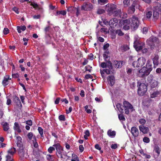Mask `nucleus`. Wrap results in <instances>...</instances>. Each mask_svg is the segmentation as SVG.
<instances>
[{"label": "nucleus", "instance_id": "393cba45", "mask_svg": "<svg viewBox=\"0 0 161 161\" xmlns=\"http://www.w3.org/2000/svg\"><path fill=\"white\" fill-rule=\"evenodd\" d=\"M14 130L17 131L19 133L21 132V130L20 129L19 125L17 122L14 123Z\"/></svg>", "mask_w": 161, "mask_h": 161}, {"label": "nucleus", "instance_id": "4d7b16f0", "mask_svg": "<svg viewBox=\"0 0 161 161\" xmlns=\"http://www.w3.org/2000/svg\"><path fill=\"white\" fill-rule=\"evenodd\" d=\"M30 5L33 6V7L35 9L38 7V5L36 3H35L31 2L30 4Z\"/></svg>", "mask_w": 161, "mask_h": 161}, {"label": "nucleus", "instance_id": "3c124183", "mask_svg": "<svg viewBox=\"0 0 161 161\" xmlns=\"http://www.w3.org/2000/svg\"><path fill=\"white\" fill-rule=\"evenodd\" d=\"M129 49V47L126 45H124L122 47V50L124 51H126Z\"/></svg>", "mask_w": 161, "mask_h": 161}, {"label": "nucleus", "instance_id": "c03bdc74", "mask_svg": "<svg viewBox=\"0 0 161 161\" xmlns=\"http://www.w3.org/2000/svg\"><path fill=\"white\" fill-rule=\"evenodd\" d=\"M118 117L119 119L121 121H124L125 120V116L123 114H119Z\"/></svg>", "mask_w": 161, "mask_h": 161}, {"label": "nucleus", "instance_id": "2f4dec72", "mask_svg": "<svg viewBox=\"0 0 161 161\" xmlns=\"http://www.w3.org/2000/svg\"><path fill=\"white\" fill-rule=\"evenodd\" d=\"M116 107L118 110L121 113L123 112L124 109L123 108V106L122 104L118 103L116 105Z\"/></svg>", "mask_w": 161, "mask_h": 161}, {"label": "nucleus", "instance_id": "ddd939ff", "mask_svg": "<svg viewBox=\"0 0 161 161\" xmlns=\"http://www.w3.org/2000/svg\"><path fill=\"white\" fill-rule=\"evenodd\" d=\"M131 132L134 137H137L139 135V131L138 129L135 126L131 127Z\"/></svg>", "mask_w": 161, "mask_h": 161}, {"label": "nucleus", "instance_id": "bf43d9fd", "mask_svg": "<svg viewBox=\"0 0 161 161\" xmlns=\"http://www.w3.org/2000/svg\"><path fill=\"white\" fill-rule=\"evenodd\" d=\"M143 141L146 143H148L150 142V139L149 138L147 137H145L143 139Z\"/></svg>", "mask_w": 161, "mask_h": 161}, {"label": "nucleus", "instance_id": "6e6d98bb", "mask_svg": "<svg viewBox=\"0 0 161 161\" xmlns=\"http://www.w3.org/2000/svg\"><path fill=\"white\" fill-rule=\"evenodd\" d=\"M35 141H33L34 147L35 148H37L38 147V145L37 142H36V138L35 137Z\"/></svg>", "mask_w": 161, "mask_h": 161}, {"label": "nucleus", "instance_id": "49530a36", "mask_svg": "<svg viewBox=\"0 0 161 161\" xmlns=\"http://www.w3.org/2000/svg\"><path fill=\"white\" fill-rule=\"evenodd\" d=\"M130 23V20L128 19H125L123 21V25H129Z\"/></svg>", "mask_w": 161, "mask_h": 161}, {"label": "nucleus", "instance_id": "f257e3e1", "mask_svg": "<svg viewBox=\"0 0 161 161\" xmlns=\"http://www.w3.org/2000/svg\"><path fill=\"white\" fill-rule=\"evenodd\" d=\"M153 67L152 61L149 59L147 61L146 66H144L139 70L138 75L140 77L145 78L149 75L152 70Z\"/></svg>", "mask_w": 161, "mask_h": 161}, {"label": "nucleus", "instance_id": "c9c22d12", "mask_svg": "<svg viewBox=\"0 0 161 161\" xmlns=\"http://www.w3.org/2000/svg\"><path fill=\"white\" fill-rule=\"evenodd\" d=\"M61 14L63 15H65L66 14V12L65 10H61L60 11H57L56 12V15Z\"/></svg>", "mask_w": 161, "mask_h": 161}, {"label": "nucleus", "instance_id": "09e8293b", "mask_svg": "<svg viewBox=\"0 0 161 161\" xmlns=\"http://www.w3.org/2000/svg\"><path fill=\"white\" fill-rule=\"evenodd\" d=\"M88 105H86L84 107V108L85 109V110L87 113L88 114H90L92 113V110L90 109H88Z\"/></svg>", "mask_w": 161, "mask_h": 161}, {"label": "nucleus", "instance_id": "603ef678", "mask_svg": "<svg viewBox=\"0 0 161 161\" xmlns=\"http://www.w3.org/2000/svg\"><path fill=\"white\" fill-rule=\"evenodd\" d=\"M105 12V11L103 9H98L97 11V13L98 14H102Z\"/></svg>", "mask_w": 161, "mask_h": 161}, {"label": "nucleus", "instance_id": "7ed1b4c3", "mask_svg": "<svg viewBox=\"0 0 161 161\" xmlns=\"http://www.w3.org/2000/svg\"><path fill=\"white\" fill-rule=\"evenodd\" d=\"M105 9L108 13V14L109 16H111L114 14V12L117 8L116 5L111 3H108L106 6Z\"/></svg>", "mask_w": 161, "mask_h": 161}, {"label": "nucleus", "instance_id": "bb28decb", "mask_svg": "<svg viewBox=\"0 0 161 161\" xmlns=\"http://www.w3.org/2000/svg\"><path fill=\"white\" fill-rule=\"evenodd\" d=\"M108 135L111 137H114L116 135V132L115 131H112L111 130H109L107 132Z\"/></svg>", "mask_w": 161, "mask_h": 161}, {"label": "nucleus", "instance_id": "412c9836", "mask_svg": "<svg viewBox=\"0 0 161 161\" xmlns=\"http://www.w3.org/2000/svg\"><path fill=\"white\" fill-rule=\"evenodd\" d=\"M22 139L20 136H18L16 137V142L17 145L18 147L23 146L22 142Z\"/></svg>", "mask_w": 161, "mask_h": 161}, {"label": "nucleus", "instance_id": "8fccbe9b", "mask_svg": "<svg viewBox=\"0 0 161 161\" xmlns=\"http://www.w3.org/2000/svg\"><path fill=\"white\" fill-rule=\"evenodd\" d=\"M52 156H53V155L51 154H47L46 156L47 160L48 161H53L52 158Z\"/></svg>", "mask_w": 161, "mask_h": 161}, {"label": "nucleus", "instance_id": "2eb2a0df", "mask_svg": "<svg viewBox=\"0 0 161 161\" xmlns=\"http://www.w3.org/2000/svg\"><path fill=\"white\" fill-rule=\"evenodd\" d=\"M118 23V19L116 18H113L109 20V25L110 27H114L116 26Z\"/></svg>", "mask_w": 161, "mask_h": 161}, {"label": "nucleus", "instance_id": "e433bc0d", "mask_svg": "<svg viewBox=\"0 0 161 161\" xmlns=\"http://www.w3.org/2000/svg\"><path fill=\"white\" fill-rule=\"evenodd\" d=\"M6 161H13V156L7 154L6 156Z\"/></svg>", "mask_w": 161, "mask_h": 161}, {"label": "nucleus", "instance_id": "052dcab7", "mask_svg": "<svg viewBox=\"0 0 161 161\" xmlns=\"http://www.w3.org/2000/svg\"><path fill=\"white\" fill-rule=\"evenodd\" d=\"M123 29L125 30H128L130 28L129 25H123Z\"/></svg>", "mask_w": 161, "mask_h": 161}, {"label": "nucleus", "instance_id": "4c0bfd02", "mask_svg": "<svg viewBox=\"0 0 161 161\" xmlns=\"http://www.w3.org/2000/svg\"><path fill=\"white\" fill-rule=\"evenodd\" d=\"M38 130L40 135L42 137H44V136L43 135V129L41 127H39L38 128Z\"/></svg>", "mask_w": 161, "mask_h": 161}, {"label": "nucleus", "instance_id": "69168bd1", "mask_svg": "<svg viewBox=\"0 0 161 161\" xmlns=\"http://www.w3.org/2000/svg\"><path fill=\"white\" fill-rule=\"evenodd\" d=\"M85 78L86 79H92L93 76L90 74H87L85 75Z\"/></svg>", "mask_w": 161, "mask_h": 161}, {"label": "nucleus", "instance_id": "473e14b6", "mask_svg": "<svg viewBox=\"0 0 161 161\" xmlns=\"http://www.w3.org/2000/svg\"><path fill=\"white\" fill-rule=\"evenodd\" d=\"M152 13L151 11H147L146 14V18L148 19H149L151 18L152 17Z\"/></svg>", "mask_w": 161, "mask_h": 161}, {"label": "nucleus", "instance_id": "f03ea898", "mask_svg": "<svg viewBox=\"0 0 161 161\" xmlns=\"http://www.w3.org/2000/svg\"><path fill=\"white\" fill-rule=\"evenodd\" d=\"M137 86H138L137 90L138 95L140 96L144 95L147 90V87L146 85L144 83H141L138 81Z\"/></svg>", "mask_w": 161, "mask_h": 161}, {"label": "nucleus", "instance_id": "423d86ee", "mask_svg": "<svg viewBox=\"0 0 161 161\" xmlns=\"http://www.w3.org/2000/svg\"><path fill=\"white\" fill-rule=\"evenodd\" d=\"M155 3H156L157 6H156V10L153 11V18L154 20L157 19L159 17V13L157 11H161V4L159 3L155 2Z\"/></svg>", "mask_w": 161, "mask_h": 161}, {"label": "nucleus", "instance_id": "58836bf2", "mask_svg": "<svg viewBox=\"0 0 161 161\" xmlns=\"http://www.w3.org/2000/svg\"><path fill=\"white\" fill-rule=\"evenodd\" d=\"M153 79V76L152 75H150L147 78V81L149 83L152 82Z\"/></svg>", "mask_w": 161, "mask_h": 161}, {"label": "nucleus", "instance_id": "5fc2aeb1", "mask_svg": "<svg viewBox=\"0 0 161 161\" xmlns=\"http://www.w3.org/2000/svg\"><path fill=\"white\" fill-rule=\"evenodd\" d=\"M150 40L151 41L153 42H156L158 40V39L154 36H152L150 38Z\"/></svg>", "mask_w": 161, "mask_h": 161}, {"label": "nucleus", "instance_id": "5701e85b", "mask_svg": "<svg viewBox=\"0 0 161 161\" xmlns=\"http://www.w3.org/2000/svg\"><path fill=\"white\" fill-rule=\"evenodd\" d=\"M3 129L5 131H7L9 129V124L7 122H3L2 123Z\"/></svg>", "mask_w": 161, "mask_h": 161}, {"label": "nucleus", "instance_id": "c756f323", "mask_svg": "<svg viewBox=\"0 0 161 161\" xmlns=\"http://www.w3.org/2000/svg\"><path fill=\"white\" fill-rule=\"evenodd\" d=\"M121 9H118L115 10L114 12L113 15L114 16L120 17V14H121Z\"/></svg>", "mask_w": 161, "mask_h": 161}, {"label": "nucleus", "instance_id": "cd10ccee", "mask_svg": "<svg viewBox=\"0 0 161 161\" xmlns=\"http://www.w3.org/2000/svg\"><path fill=\"white\" fill-rule=\"evenodd\" d=\"M17 30L18 32L20 33L21 32V30L22 31H25L26 29V27L25 25L17 26Z\"/></svg>", "mask_w": 161, "mask_h": 161}, {"label": "nucleus", "instance_id": "a211bd4d", "mask_svg": "<svg viewBox=\"0 0 161 161\" xmlns=\"http://www.w3.org/2000/svg\"><path fill=\"white\" fill-rule=\"evenodd\" d=\"M108 80L109 82L110 85L113 86L115 83V79L113 76H109L108 77Z\"/></svg>", "mask_w": 161, "mask_h": 161}, {"label": "nucleus", "instance_id": "9b49d317", "mask_svg": "<svg viewBox=\"0 0 161 161\" xmlns=\"http://www.w3.org/2000/svg\"><path fill=\"white\" fill-rule=\"evenodd\" d=\"M14 102L17 107L20 109L22 107V105L19 97L16 96H15L14 98Z\"/></svg>", "mask_w": 161, "mask_h": 161}, {"label": "nucleus", "instance_id": "4468645a", "mask_svg": "<svg viewBox=\"0 0 161 161\" xmlns=\"http://www.w3.org/2000/svg\"><path fill=\"white\" fill-rule=\"evenodd\" d=\"M18 150V154L19 156L21 158H23L25 154V150L24 149V147L23 146L19 147Z\"/></svg>", "mask_w": 161, "mask_h": 161}, {"label": "nucleus", "instance_id": "9d476101", "mask_svg": "<svg viewBox=\"0 0 161 161\" xmlns=\"http://www.w3.org/2000/svg\"><path fill=\"white\" fill-rule=\"evenodd\" d=\"M93 8V5L91 3H84L81 6V9L85 11H90Z\"/></svg>", "mask_w": 161, "mask_h": 161}, {"label": "nucleus", "instance_id": "dca6fc26", "mask_svg": "<svg viewBox=\"0 0 161 161\" xmlns=\"http://www.w3.org/2000/svg\"><path fill=\"white\" fill-rule=\"evenodd\" d=\"M130 61H132V66L134 68L140 67L137 59V60H136V57H130Z\"/></svg>", "mask_w": 161, "mask_h": 161}, {"label": "nucleus", "instance_id": "79ce46f5", "mask_svg": "<svg viewBox=\"0 0 161 161\" xmlns=\"http://www.w3.org/2000/svg\"><path fill=\"white\" fill-rule=\"evenodd\" d=\"M154 151L155 153L159 155L160 153V150L159 147L158 146H156L154 147Z\"/></svg>", "mask_w": 161, "mask_h": 161}, {"label": "nucleus", "instance_id": "c85d7f7f", "mask_svg": "<svg viewBox=\"0 0 161 161\" xmlns=\"http://www.w3.org/2000/svg\"><path fill=\"white\" fill-rule=\"evenodd\" d=\"M33 154L36 158H39L40 157V154L39 151L33 150Z\"/></svg>", "mask_w": 161, "mask_h": 161}, {"label": "nucleus", "instance_id": "72a5a7b5", "mask_svg": "<svg viewBox=\"0 0 161 161\" xmlns=\"http://www.w3.org/2000/svg\"><path fill=\"white\" fill-rule=\"evenodd\" d=\"M115 33L119 36H122L124 35V33L120 29H118L115 31Z\"/></svg>", "mask_w": 161, "mask_h": 161}, {"label": "nucleus", "instance_id": "a19ab883", "mask_svg": "<svg viewBox=\"0 0 161 161\" xmlns=\"http://www.w3.org/2000/svg\"><path fill=\"white\" fill-rule=\"evenodd\" d=\"M98 3L101 5H104L108 2V0H98Z\"/></svg>", "mask_w": 161, "mask_h": 161}, {"label": "nucleus", "instance_id": "20e7f679", "mask_svg": "<svg viewBox=\"0 0 161 161\" xmlns=\"http://www.w3.org/2000/svg\"><path fill=\"white\" fill-rule=\"evenodd\" d=\"M139 25V21L137 17L133 16L132 18L130 27L133 31L136 30Z\"/></svg>", "mask_w": 161, "mask_h": 161}, {"label": "nucleus", "instance_id": "f3484780", "mask_svg": "<svg viewBox=\"0 0 161 161\" xmlns=\"http://www.w3.org/2000/svg\"><path fill=\"white\" fill-rule=\"evenodd\" d=\"M137 60L139 67L143 66L146 62V59L143 57H141L138 58Z\"/></svg>", "mask_w": 161, "mask_h": 161}, {"label": "nucleus", "instance_id": "b1692460", "mask_svg": "<svg viewBox=\"0 0 161 161\" xmlns=\"http://www.w3.org/2000/svg\"><path fill=\"white\" fill-rule=\"evenodd\" d=\"M135 5L134 3L132 4L129 8L128 10V12L129 14H132L134 13L135 11Z\"/></svg>", "mask_w": 161, "mask_h": 161}, {"label": "nucleus", "instance_id": "6ab92c4d", "mask_svg": "<svg viewBox=\"0 0 161 161\" xmlns=\"http://www.w3.org/2000/svg\"><path fill=\"white\" fill-rule=\"evenodd\" d=\"M9 76L6 75L4 77V79L2 81V84L3 86H6L9 84L8 80H10Z\"/></svg>", "mask_w": 161, "mask_h": 161}, {"label": "nucleus", "instance_id": "4be33fe9", "mask_svg": "<svg viewBox=\"0 0 161 161\" xmlns=\"http://www.w3.org/2000/svg\"><path fill=\"white\" fill-rule=\"evenodd\" d=\"M158 57L155 56L153 59V63L154 64V67L155 68L159 64Z\"/></svg>", "mask_w": 161, "mask_h": 161}, {"label": "nucleus", "instance_id": "de8ad7c7", "mask_svg": "<svg viewBox=\"0 0 161 161\" xmlns=\"http://www.w3.org/2000/svg\"><path fill=\"white\" fill-rule=\"evenodd\" d=\"M92 67L90 65H87L85 66V69L86 71H88L89 72H91L92 70L91 69Z\"/></svg>", "mask_w": 161, "mask_h": 161}, {"label": "nucleus", "instance_id": "338daca9", "mask_svg": "<svg viewBox=\"0 0 161 161\" xmlns=\"http://www.w3.org/2000/svg\"><path fill=\"white\" fill-rule=\"evenodd\" d=\"M25 123L26 124L29 126H31L32 125V121L31 120H28L26 121Z\"/></svg>", "mask_w": 161, "mask_h": 161}, {"label": "nucleus", "instance_id": "a878e982", "mask_svg": "<svg viewBox=\"0 0 161 161\" xmlns=\"http://www.w3.org/2000/svg\"><path fill=\"white\" fill-rule=\"evenodd\" d=\"M16 150L15 148L12 147L8 151V154H10V155L13 156L14 154L16 153Z\"/></svg>", "mask_w": 161, "mask_h": 161}, {"label": "nucleus", "instance_id": "ea45409f", "mask_svg": "<svg viewBox=\"0 0 161 161\" xmlns=\"http://www.w3.org/2000/svg\"><path fill=\"white\" fill-rule=\"evenodd\" d=\"M130 0H124L123 4L124 7H127L130 5Z\"/></svg>", "mask_w": 161, "mask_h": 161}, {"label": "nucleus", "instance_id": "13d9d810", "mask_svg": "<svg viewBox=\"0 0 161 161\" xmlns=\"http://www.w3.org/2000/svg\"><path fill=\"white\" fill-rule=\"evenodd\" d=\"M9 31L8 28H5L3 30V33L4 35H6L9 33Z\"/></svg>", "mask_w": 161, "mask_h": 161}, {"label": "nucleus", "instance_id": "864d4df0", "mask_svg": "<svg viewBox=\"0 0 161 161\" xmlns=\"http://www.w3.org/2000/svg\"><path fill=\"white\" fill-rule=\"evenodd\" d=\"M58 119L60 121H65V118L64 115H61L58 117Z\"/></svg>", "mask_w": 161, "mask_h": 161}, {"label": "nucleus", "instance_id": "39448f33", "mask_svg": "<svg viewBox=\"0 0 161 161\" xmlns=\"http://www.w3.org/2000/svg\"><path fill=\"white\" fill-rule=\"evenodd\" d=\"M53 146L55 147L56 152V154L58 157H60L61 158H63V152L64 151V148L60 144L58 143L56 144H54Z\"/></svg>", "mask_w": 161, "mask_h": 161}, {"label": "nucleus", "instance_id": "7c9ffc66", "mask_svg": "<svg viewBox=\"0 0 161 161\" xmlns=\"http://www.w3.org/2000/svg\"><path fill=\"white\" fill-rule=\"evenodd\" d=\"M150 83V86L151 88L156 87L158 85V82L155 80H154L153 82Z\"/></svg>", "mask_w": 161, "mask_h": 161}, {"label": "nucleus", "instance_id": "1a4fd4ad", "mask_svg": "<svg viewBox=\"0 0 161 161\" xmlns=\"http://www.w3.org/2000/svg\"><path fill=\"white\" fill-rule=\"evenodd\" d=\"M109 64L107 66V69L103 70V71L106 73L107 75L110 74L111 72L112 73L115 72L114 71L113 69V67L112 66V63L110 61L108 62Z\"/></svg>", "mask_w": 161, "mask_h": 161}, {"label": "nucleus", "instance_id": "774afa93", "mask_svg": "<svg viewBox=\"0 0 161 161\" xmlns=\"http://www.w3.org/2000/svg\"><path fill=\"white\" fill-rule=\"evenodd\" d=\"M79 149L80 150V152L82 153L84 150V148L82 145H80L79 147Z\"/></svg>", "mask_w": 161, "mask_h": 161}, {"label": "nucleus", "instance_id": "0e129e2a", "mask_svg": "<svg viewBox=\"0 0 161 161\" xmlns=\"http://www.w3.org/2000/svg\"><path fill=\"white\" fill-rule=\"evenodd\" d=\"M107 63L104 62H102L101 64V67L103 68H106L107 67Z\"/></svg>", "mask_w": 161, "mask_h": 161}, {"label": "nucleus", "instance_id": "f704fd0d", "mask_svg": "<svg viewBox=\"0 0 161 161\" xmlns=\"http://www.w3.org/2000/svg\"><path fill=\"white\" fill-rule=\"evenodd\" d=\"M159 92L158 91L154 92L153 93L151 94L150 97L152 98L155 97L159 94Z\"/></svg>", "mask_w": 161, "mask_h": 161}, {"label": "nucleus", "instance_id": "0eeeda50", "mask_svg": "<svg viewBox=\"0 0 161 161\" xmlns=\"http://www.w3.org/2000/svg\"><path fill=\"white\" fill-rule=\"evenodd\" d=\"M123 107L124 108L125 113L128 114L129 113V109H132L133 108L132 105L128 102L125 101L123 103Z\"/></svg>", "mask_w": 161, "mask_h": 161}, {"label": "nucleus", "instance_id": "aec40b11", "mask_svg": "<svg viewBox=\"0 0 161 161\" xmlns=\"http://www.w3.org/2000/svg\"><path fill=\"white\" fill-rule=\"evenodd\" d=\"M139 129L140 131L144 134H146L147 133L148 131V127H145L143 125H141L139 126Z\"/></svg>", "mask_w": 161, "mask_h": 161}, {"label": "nucleus", "instance_id": "680f3d73", "mask_svg": "<svg viewBox=\"0 0 161 161\" xmlns=\"http://www.w3.org/2000/svg\"><path fill=\"white\" fill-rule=\"evenodd\" d=\"M139 122L141 124L143 125L145 124L146 121L144 119H140Z\"/></svg>", "mask_w": 161, "mask_h": 161}, {"label": "nucleus", "instance_id": "6e6552de", "mask_svg": "<svg viewBox=\"0 0 161 161\" xmlns=\"http://www.w3.org/2000/svg\"><path fill=\"white\" fill-rule=\"evenodd\" d=\"M144 43L137 40H136L134 42V47L137 51L142 50L143 48Z\"/></svg>", "mask_w": 161, "mask_h": 161}, {"label": "nucleus", "instance_id": "37998d69", "mask_svg": "<svg viewBox=\"0 0 161 161\" xmlns=\"http://www.w3.org/2000/svg\"><path fill=\"white\" fill-rule=\"evenodd\" d=\"M55 150V147H50L48 149L47 151L49 153H52L53 151Z\"/></svg>", "mask_w": 161, "mask_h": 161}, {"label": "nucleus", "instance_id": "a18cd8bd", "mask_svg": "<svg viewBox=\"0 0 161 161\" xmlns=\"http://www.w3.org/2000/svg\"><path fill=\"white\" fill-rule=\"evenodd\" d=\"M127 17V14L124 12H121V14H120V18L122 19L126 18Z\"/></svg>", "mask_w": 161, "mask_h": 161}, {"label": "nucleus", "instance_id": "e2e57ef3", "mask_svg": "<svg viewBox=\"0 0 161 161\" xmlns=\"http://www.w3.org/2000/svg\"><path fill=\"white\" fill-rule=\"evenodd\" d=\"M28 138L30 140H31L33 136V134L32 132H29L27 135Z\"/></svg>", "mask_w": 161, "mask_h": 161}, {"label": "nucleus", "instance_id": "f8f14e48", "mask_svg": "<svg viewBox=\"0 0 161 161\" xmlns=\"http://www.w3.org/2000/svg\"><path fill=\"white\" fill-rule=\"evenodd\" d=\"M123 61L114 60L113 62V66L115 68H121L123 66Z\"/></svg>", "mask_w": 161, "mask_h": 161}]
</instances>
